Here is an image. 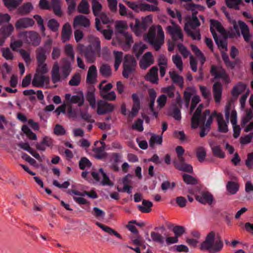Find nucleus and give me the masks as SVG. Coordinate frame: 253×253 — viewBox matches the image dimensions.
<instances>
[{
    "label": "nucleus",
    "mask_w": 253,
    "mask_h": 253,
    "mask_svg": "<svg viewBox=\"0 0 253 253\" xmlns=\"http://www.w3.org/2000/svg\"><path fill=\"white\" fill-rule=\"evenodd\" d=\"M203 105L200 104L196 109L191 118L192 127L196 128L201 127L200 135L201 137L205 136L209 131L211 125L212 123V116L211 115L209 110L202 112Z\"/></svg>",
    "instance_id": "obj_1"
},
{
    "label": "nucleus",
    "mask_w": 253,
    "mask_h": 253,
    "mask_svg": "<svg viewBox=\"0 0 253 253\" xmlns=\"http://www.w3.org/2000/svg\"><path fill=\"white\" fill-rule=\"evenodd\" d=\"M223 243L221 238L216 235L213 231L207 234L205 240L199 245L201 251H207L210 253H216L223 248Z\"/></svg>",
    "instance_id": "obj_2"
},
{
    "label": "nucleus",
    "mask_w": 253,
    "mask_h": 253,
    "mask_svg": "<svg viewBox=\"0 0 253 253\" xmlns=\"http://www.w3.org/2000/svg\"><path fill=\"white\" fill-rule=\"evenodd\" d=\"M146 38L156 50H159L164 42L165 34L162 27L158 25L150 27Z\"/></svg>",
    "instance_id": "obj_3"
},
{
    "label": "nucleus",
    "mask_w": 253,
    "mask_h": 253,
    "mask_svg": "<svg viewBox=\"0 0 253 253\" xmlns=\"http://www.w3.org/2000/svg\"><path fill=\"white\" fill-rule=\"evenodd\" d=\"M221 9L224 13L228 21L233 25L235 31L234 33L231 34L229 36L230 38H233L236 34L239 36L240 32L238 29V28L239 27L241 29V33L244 40L246 42H248L251 38V35L250 34L248 26L246 24V23L241 21H239L237 24L236 22L230 17L229 14L226 11L225 7L223 6Z\"/></svg>",
    "instance_id": "obj_4"
},
{
    "label": "nucleus",
    "mask_w": 253,
    "mask_h": 253,
    "mask_svg": "<svg viewBox=\"0 0 253 253\" xmlns=\"http://www.w3.org/2000/svg\"><path fill=\"white\" fill-rule=\"evenodd\" d=\"M185 8L187 10H190L193 12L191 16H187L186 18V23L188 27L190 28H195L200 25V23L196 16L198 11H203L204 7L199 4H195L192 3H187L185 5Z\"/></svg>",
    "instance_id": "obj_5"
},
{
    "label": "nucleus",
    "mask_w": 253,
    "mask_h": 253,
    "mask_svg": "<svg viewBox=\"0 0 253 253\" xmlns=\"http://www.w3.org/2000/svg\"><path fill=\"white\" fill-rule=\"evenodd\" d=\"M152 22V16L149 15L142 17L141 22L137 18L134 19V22L130 23V27L136 36H139L148 28Z\"/></svg>",
    "instance_id": "obj_6"
},
{
    "label": "nucleus",
    "mask_w": 253,
    "mask_h": 253,
    "mask_svg": "<svg viewBox=\"0 0 253 253\" xmlns=\"http://www.w3.org/2000/svg\"><path fill=\"white\" fill-rule=\"evenodd\" d=\"M19 37L23 39L24 42L33 46H38L41 43L39 34L34 31L22 32L19 34Z\"/></svg>",
    "instance_id": "obj_7"
},
{
    "label": "nucleus",
    "mask_w": 253,
    "mask_h": 253,
    "mask_svg": "<svg viewBox=\"0 0 253 253\" xmlns=\"http://www.w3.org/2000/svg\"><path fill=\"white\" fill-rule=\"evenodd\" d=\"M133 42L131 34L127 32L120 34L112 41L113 44H115L117 42L124 50L129 48Z\"/></svg>",
    "instance_id": "obj_8"
},
{
    "label": "nucleus",
    "mask_w": 253,
    "mask_h": 253,
    "mask_svg": "<svg viewBox=\"0 0 253 253\" xmlns=\"http://www.w3.org/2000/svg\"><path fill=\"white\" fill-rule=\"evenodd\" d=\"M50 79L48 76L39 73H36L34 75L32 82L33 86L35 87H50Z\"/></svg>",
    "instance_id": "obj_9"
},
{
    "label": "nucleus",
    "mask_w": 253,
    "mask_h": 253,
    "mask_svg": "<svg viewBox=\"0 0 253 253\" xmlns=\"http://www.w3.org/2000/svg\"><path fill=\"white\" fill-rule=\"evenodd\" d=\"M225 117L227 123L230 120L232 124L237 123V114L232 101H229L225 106Z\"/></svg>",
    "instance_id": "obj_10"
},
{
    "label": "nucleus",
    "mask_w": 253,
    "mask_h": 253,
    "mask_svg": "<svg viewBox=\"0 0 253 253\" xmlns=\"http://www.w3.org/2000/svg\"><path fill=\"white\" fill-rule=\"evenodd\" d=\"M136 64V61L132 56L126 55L125 57L124 71L123 72V75L125 78H127L128 77L129 74L133 70Z\"/></svg>",
    "instance_id": "obj_11"
},
{
    "label": "nucleus",
    "mask_w": 253,
    "mask_h": 253,
    "mask_svg": "<svg viewBox=\"0 0 253 253\" xmlns=\"http://www.w3.org/2000/svg\"><path fill=\"white\" fill-rule=\"evenodd\" d=\"M115 107V105L112 103L99 100L97 102L96 113L100 115L107 114L113 112Z\"/></svg>",
    "instance_id": "obj_12"
},
{
    "label": "nucleus",
    "mask_w": 253,
    "mask_h": 253,
    "mask_svg": "<svg viewBox=\"0 0 253 253\" xmlns=\"http://www.w3.org/2000/svg\"><path fill=\"white\" fill-rule=\"evenodd\" d=\"M167 32L170 35L173 41H183V35L182 30L178 25L169 26L166 28Z\"/></svg>",
    "instance_id": "obj_13"
},
{
    "label": "nucleus",
    "mask_w": 253,
    "mask_h": 253,
    "mask_svg": "<svg viewBox=\"0 0 253 253\" xmlns=\"http://www.w3.org/2000/svg\"><path fill=\"white\" fill-rule=\"evenodd\" d=\"M250 89L246 84L238 82L233 86L231 93L233 97L237 98L242 93H250Z\"/></svg>",
    "instance_id": "obj_14"
},
{
    "label": "nucleus",
    "mask_w": 253,
    "mask_h": 253,
    "mask_svg": "<svg viewBox=\"0 0 253 253\" xmlns=\"http://www.w3.org/2000/svg\"><path fill=\"white\" fill-rule=\"evenodd\" d=\"M35 24L34 20L29 17L19 19L15 23L16 29H26L32 27Z\"/></svg>",
    "instance_id": "obj_15"
},
{
    "label": "nucleus",
    "mask_w": 253,
    "mask_h": 253,
    "mask_svg": "<svg viewBox=\"0 0 253 253\" xmlns=\"http://www.w3.org/2000/svg\"><path fill=\"white\" fill-rule=\"evenodd\" d=\"M211 115L212 116V119L214 117H216L219 131L222 133L227 132L228 130L227 123L224 120L222 115L214 111Z\"/></svg>",
    "instance_id": "obj_16"
},
{
    "label": "nucleus",
    "mask_w": 253,
    "mask_h": 253,
    "mask_svg": "<svg viewBox=\"0 0 253 253\" xmlns=\"http://www.w3.org/2000/svg\"><path fill=\"white\" fill-rule=\"evenodd\" d=\"M211 73L215 78H222L226 83L230 82L228 75L226 73L224 70L221 67L212 66Z\"/></svg>",
    "instance_id": "obj_17"
},
{
    "label": "nucleus",
    "mask_w": 253,
    "mask_h": 253,
    "mask_svg": "<svg viewBox=\"0 0 253 253\" xmlns=\"http://www.w3.org/2000/svg\"><path fill=\"white\" fill-rule=\"evenodd\" d=\"M154 58L151 52H147L142 56L140 61L139 66L141 69L145 70L154 63Z\"/></svg>",
    "instance_id": "obj_18"
},
{
    "label": "nucleus",
    "mask_w": 253,
    "mask_h": 253,
    "mask_svg": "<svg viewBox=\"0 0 253 253\" xmlns=\"http://www.w3.org/2000/svg\"><path fill=\"white\" fill-rule=\"evenodd\" d=\"M14 27L11 24L2 27L0 29V46L3 44L5 39L13 32Z\"/></svg>",
    "instance_id": "obj_19"
},
{
    "label": "nucleus",
    "mask_w": 253,
    "mask_h": 253,
    "mask_svg": "<svg viewBox=\"0 0 253 253\" xmlns=\"http://www.w3.org/2000/svg\"><path fill=\"white\" fill-rule=\"evenodd\" d=\"M65 98L70 103L78 104L79 106H82L84 102V96L82 94L72 95L70 93L65 94Z\"/></svg>",
    "instance_id": "obj_20"
},
{
    "label": "nucleus",
    "mask_w": 253,
    "mask_h": 253,
    "mask_svg": "<svg viewBox=\"0 0 253 253\" xmlns=\"http://www.w3.org/2000/svg\"><path fill=\"white\" fill-rule=\"evenodd\" d=\"M90 21L86 17L80 15L75 17L73 26L74 28L80 26L88 27L90 26Z\"/></svg>",
    "instance_id": "obj_21"
},
{
    "label": "nucleus",
    "mask_w": 253,
    "mask_h": 253,
    "mask_svg": "<svg viewBox=\"0 0 253 253\" xmlns=\"http://www.w3.org/2000/svg\"><path fill=\"white\" fill-rule=\"evenodd\" d=\"M211 27L210 30L213 37L214 38L217 37L215 30H217L219 33H220L222 35H225V30L221 25V24L217 21L215 20H211Z\"/></svg>",
    "instance_id": "obj_22"
},
{
    "label": "nucleus",
    "mask_w": 253,
    "mask_h": 253,
    "mask_svg": "<svg viewBox=\"0 0 253 253\" xmlns=\"http://www.w3.org/2000/svg\"><path fill=\"white\" fill-rule=\"evenodd\" d=\"M197 201L202 204H211L213 201V197L208 192H202L200 195L195 197Z\"/></svg>",
    "instance_id": "obj_23"
},
{
    "label": "nucleus",
    "mask_w": 253,
    "mask_h": 253,
    "mask_svg": "<svg viewBox=\"0 0 253 253\" xmlns=\"http://www.w3.org/2000/svg\"><path fill=\"white\" fill-rule=\"evenodd\" d=\"M98 18H96L95 19V26L96 28L98 31H101L103 28L101 26V22L100 20L101 21V22L103 24H108L111 22V19L107 15V14L104 12H102L97 16Z\"/></svg>",
    "instance_id": "obj_24"
},
{
    "label": "nucleus",
    "mask_w": 253,
    "mask_h": 253,
    "mask_svg": "<svg viewBox=\"0 0 253 253\" xmlns=\"http://www.w3.org/2000/svg\"><path fill=\"white\" fill-rule=\"evenodd\" d=\"M145 78L147 81L153 84H157L158 80V68L156 67H152L145 75Z\"/></svg>",
    "instance_id": "obj_25"
},
{
    "label": "nucleus",
    "mask_w": 253,
    "mask_h": 253,
    "mask_svg": "<svg viewBox=\"0 0 253 253\" xmlns=\"http://www.w3.org/2000/svg\"><path fill=\"white\" fill-rule=\"evenodd\" d=\"M222 92V86L218 82H216L213 85V95L215 101L217 103H219L221 99V94Z\"/></svg>",
    "instance_id": "obj_26"
},
{
    "label": "nucleus",
    "mask_w": 253,
    "mask_h": 253,
    "mask_svg": "<svg viewBox=\"0 0 253 253\" xmlns=\"http://www.w3.org/2000/svg\"><path fill=\"white\" fill-rule=\"evenodd\" d=\"M101 146L93 148L94 157L99 159L106 158L107 153L105 152V144L104 142H101Z\"/></svg>",
    "instance_id": "obj_27"
},
{
    "label": "nucleus",
    "mask_w": 253,
    "mask_h": 253,
    "mask_svg": "<svg viewBox=\"0 0 253 253\" xmlns=\"http://www.w3.org/2000/svg\"><path fill=\"white\" fill-rule=\"evenodd\" d=\"M97 76V68L95 65H92L88 69L86 76V82L90 84L94 83L96 82Z\"/></svg>",
    "instance_id": "obj_28"
},
{
    "label": "nucleus",
    "mask_w": 253,
    "mask_h": 253,
    "mask_svg": "<svg viewBox=\"0 0 253 253\" xmlns=\"http://www.w3.org/2000/svg\"><path fill=\"white\" fill-rule=\"evenodd\" d=\"M72 31L71 25L69 23H65L62 27L61 39L63 42H65L70 40Z\"/></svg>",
    "instance_id": "obj_29"
},
{
    "label": "nucleus",
    "mask_w": 253,
    "mask_h": 253,
    "mask_svg": "<svg viewBox=\"0 0 253 253\" xmlns=\"http://www.w3.org/2000/svg\"><path fill=\"white\" fill-rule=\"evenodd\" d=\"M148 92L150 96L149 108L152 113H153V115L155 118H157L158 116V111H155L154 108L155 100L156 97V92L153 88L149 89Z\"/></svg>",
    "instance_id": "obj_30"
},
{
    "label": "nucleus",
    "mask_w": 253,
    "mask_h": 253,
    "mask_svg": "<svg viewBox=\"0 0 253 253\" xmlns=\"http://www.w3.org/2000/svg\"><path fill=\"white\" fill-rule=\"evenodd\" d=\"M51 81L53 84L60 81L61 76L59 74V68L57 62H55L52 67L51 72Z\"/></svg>",
    "instance_id": "obj_31"
},
{
    "label": "nucleus",
    "mask_w": 253,
    "mask_h": 253,
    "mask_svg": "<svg viewBox=\"0 0 253 253\" xmlns=\"http://www.w3.org/2000/svg\"><path fill=\"white\" fill-rule=\"evenodd\" d=\"M184 30L193 40H200L201 35L199 30L195 29V28H190L187 24L185 25Z\"/></svg>",
    "instance_id": "obj_32"
},
{
    "label": "nucleus",
    "mask_w": 253,
    "mask_h": 253,
    "mask_svg": "<svg viewBox=\"0 0 253 253\" xmlns=\"http://www.w3.org/2000/svg\"><path fill=\"white\" fill-rule=\"evenodd\" d=\"M169 75L173 83L177 84L181 88L183 87V79L176 71H169Z\"/></svg>",
    "instance_id": "obj_33"
},
{
    "label": "nucleus",
    "mask_w": 253,
    "mask_h": 253,
    "mask_svg": "<svg viewBox=\"0 0 253 253\" xmlns=\"http://www.w3.org/2000/svg\"><path fill=\"white\" fill-rule=\"evenodd\" d=\"M155 4L152 5L141 1L140 11H158L159 7L157 5V2H154Z\"/></svg>",
    "instance_id": "obj_34"
},
{
    "label": "nucleus",
    "mask_w": 253,
    "mask_h": 253,
    "mask_svg": "<svg viewBox=\"0 0 253 253\" xmlns=\"http://www.w3.org/2000/svg\"><path fill=\"white\" fill-rule=\"evenodd\" d=\"M152 203L149 201L143 200L142 205L137 206L138 210L144 213H148L151 211Z\"/></svg>",
    "instance_id": "obj_35"
},
{
    "label": "nucleus",
    "mask_w": 253,
    "mask_h": 253,
    "mask_svg": "<svg viewBox=\"0 0 253 253\" xmlns=\"http://www.w3.org/2000/svg\"><path fill=\"white\" fill-rule=\"evenodd\" d=\"M96 224L100 228H101L104 232L108 233L110 235H114L116 237L122 239V236L118 233L117 232H116L115 230H114L113 229L111 228V227L104 225L99 222H96Z\"/></svg>",
    "instance_id": "obj_36"
},
{
    "label": "nucleus",
    "mask_w": 253,
    "mask_h": 253,
    "mask_svg": "<svg viewBox=\"0 0 253 253\" xmlns=\"http://www.w3.org/2000/svg\"><path fill=\"white\" fill-rule=\"evenodd\" d=\"M37 62H45L46 56L45 49L42 46L38 47L36 50Z\"/></svg>",
    "instance_id": "obj_37"
},
{
    "label": "nucleus",
    "mask_w": 253,
    "mask_h": 253,
    "mask_svg": "<svg viewBox=\"0 0 253 253\" xmlns=\"http://www.w3.org/2000/svg\"><path fill=\"white\" fill-rule=\"evenodd\" d=\"M33 9L32 4L30 2L24 3L18 8V13L21 15H26L30 13Z\"/></svg>",
    "instance_id": "obj_38"
},
{
    "label": "nucleus",
    "mask_w": 253,
    "mask_h": 253,
    "mask_svg": "<svg viewBox=\"0 0 253 253\" xmlns=\"http://www.w3.org/2000/svg\"><path fill=\"white\" fill-rule=\"evenodd\" d=\"M210 144L214 156L220 158H223L224 157V154L221 150L219 146L216 145L214 142H211Z\"/></svg>",
    "instance_id": "obj_39"
},
{
    "label": "nucleus",
    "mask_w": 253,
    "mask_h": 253,
    "mask_svg": "<svg viewBox=\"0 0 253 253\" xmlns=\"http://www.w3.org/2000/svg\"><path fill=\"white\" fill-rule=\"evenodd\" d=\"M2 56L6 60L11 61L14 59V55L8 47H2L0 49Z\"/></svg>",
    "instance_id": "obj_40"
},
{
    "label": "nucleus",
    "mask_w": 253,
    "mask_h": 253,
    "mask_svg": "<svg viewBox=\"0 0 253 253\" xmlns=\"http://www.w3.org/2000/svg\"><path fill=\"white\" fill-rule=\"evenodd\" d=\"M172 61L179 71L181 72L183 69V63L181 57L178 54L173 55Z\"/></svg>",
    "instance_id": "obj_41"
},
{
    "label": "nucleus",
    "mask_w": 253,
    "mask_h": 253,
    "mask_svg": "<svg viewBox=\"0 0 253 253\" xmlns=\"http://www.w3.org/2000/svg\"><path fill=\"white\" fill-rule=\"evenodd\" d=\"M195 93L196 90L192 88H187L185 90L184 92V99L186 108L188 107L192 95H194Z\"/></svg>",
    "instance_id": "obj_42"
},
{
    "label": "nucleus",
    "mask_w": 253,
    "mask_h": 253,
    "mask_svg": "<svg viewBox=\"0 0 253 253\" xmlns=\"http://www.w3.org/2000/svg\"><path fill=\"white\" fill-rule=\"evenodd\" d=\"M115 28L118 31L119 34L125 32L123 30L128 28L127 23L126 21L118 20L115 22Z\"/></svg>",
    "instance_id": "obj_43"
},
{
    "label": "nucleus",
    "mask_w": 253,
    "mask_h": 253,
    "mask_svg": "<svg viewBox=\"0 0 253 253\" xmlns=\"http://www.w3.org/2000/svg\"><path fill=\"white\" fill-rule=\"evenodd\" d=\"M99 72L104 77H109L111 76L112 71L110 66L106 64H103L99 68Z\"/></svg>",
    "instance_id": "obj_44"
},
{
    "label": "nucleus",
    "mask_w": 253,
    "mask_h": 253,
    "mask_svg": "<svg viewBox=\"0 0 253 253\" xmlns=\"http://www.w3.org/2000/svg\"><path fill=\"white\" fill-rule=\"evenodd\" d=\"M86 99L89 102L91 107L92 109H95L96 107V99L93 89H91L87 92L86 94Z\"/></svg>",
    "instance_id": "obj_45"
},
{
    "label": "nucleus",
    "mask_w": 253,
    "mask_h": 253,
    "mask_svg": "<svg viewBox=\"0 0 253 253\" xmlns=\"http://www.w3.org/2000/svg\"><path fill=\"white\" fill-rule=\"evenodd\" d=\"M61 6V1L60 0H51V6L56 15L61 16L62 14Z\"/></svg>",
    "instance_id": "obj_46"
},
{
    "label": "nucleus",
    "mask_w": 253,
    "mask_h": 253,
    "mask_svg": "<svg viewBox=\"0 0 253 253\" xmlns=\"http://www.w3.org/2000/svg\"><path fill=\"white\" fill-rule=\"evenodd\" d=\"M89 4L86 0H82L80 3L78 10L79 12L84 14H88L89 12Z\"/></svg>",
    "instance_id": "obj_47"
},
{
    "label": "nucleus",
    "mask_w": 253,
    "mask_h": 253,
    "mask_svg": "<svg viewBox=\"0 0 253 253\" xmlns=\"http://www.w3.org/2000/svg\"><path fill=\"white\" fill-rule=\"evenodd\" d=\"M92 8L94 15L95 16L99 15L102 13V6L101 4L97 0H92Z\"/></svg>",
    "instance_id": "obj_48"
},
{
    "label": "nucleus",
    "mask_w": 253,
    "mask_h": 253,
    "mask_svg": "<svg viewBox=\"0 0 253 253\" xmlns=\"http://www.w3.org/2000/svg\"><path fill=\"white\" fill-rule=\"evenodd\" d=\"M147 47V46L142 42L135 44L133 46V50L136 56L138 57Z\"/></svg>",
    "instance_id": "obj_49"
},
{
    "label": "nucleus",
    "mask_w": 253,
    "mask_h": 253,
    "mask_svg": "<svg viewBox=\"0 0 253 253\" xmlns=\"http://www.w3.org/2000/svg\"><path fill=\"white\" fill-rule=\"evenodd\" d=\"M114 55L115 57L114 67L116 70H118L123 59V52L121 51H114Z\"/></svg>",
    "instance_id": "obj_50"
},
{
    "label": "nucleus",
    "mask_w": 253,
    "mask_h": 253,
    "mask_svg": "<svg viewBox=\"0 0 253 253\" xmlns=\"http://www.w3.org/2000/svg\"><path fill=\"white\" fill-rule=\"evenodd\" d=\"M218 48L221 50V52H225L227 50V43L226 40H223L218 39L217 37L213 38Z\"/></svg>",
    "instance_id": "obj_51"
},
{
    "label": "nucleus",
    "mask_w": 253,
    "mask_h": 253,
    "mask_svg": "<svg viewBox=\"0 0 253 253\" xmlns=\"http://www.w3.org/2000/svg\"><path fill=\"white\" fill-rule=\"evenodd\" d=\"M191 49L197 57L198 58L202 65L205 63L206 61L205 57L204 56L203 53L200 50V49L195 45H192Z\"/></svg>",
    "instance_id": "obj_52"
},
{
    "label": "nucleus",
    "mask_w": 253,
    "mask_h": 253,
    "mask_svg": "<svg viewBox=\"0 0 253 253\" xmlns=\"http://www.w3.org/2000/svg\"><path fill=\"white\" fill-rule=\"evenodd\" d=\"M162 142V134L157 135L153 134L150 139V146L153 148L155 145H161Z\"/></svg>",
    "instance_id": "obj_53"
},
{
    "label": "nucleus",
    "mask_w": 253,
    "mask_h": 253,
    "mask_svg": "<svg viewBox=\"0 0 253 253\" xmlns=\"http://www.w3.org/2000/svg\"><path fill=\"white\" fill-rule=\"evenodd\" d=\"M168 13L173 18H177L180 23L182 22V15L181 12L176 9H171L169 8H167Z\"/></svg>",
    "instance_id": "obj_54"
},
{
    "label": "nucleus",
    "mask_w": 253,
    "mask_h": 253,
    "mask_svg": "<svg viewBox=\"0 0 253 253\" xmlns=\"http://www.w3.org/2000/svg\"><path fill=\"white\" fill-rule=\"evenodd\" d=\"M125 2L130 8L135 12L138 13L140 12L141 1L135 2L125 0Z\"/></svg>",
    "instance_id": "obj_55"
},
{
    "label": "nucleus",
    "mask_w": 253,
    "mask_h": 253,
    "mask_svg": "<svg viewBox=\"0 0 253 253\" xmlns=\"http://www.w3.org/2000/svg\"><path fill=\"white\" fill-rule=\"evenodd\" d=\"M174 164L176 168L180 170L188 172H191L193 171L192 166L189 164L182 163L177 164L176 162H174Z\"/></svg>",
    "instance_id": "obj_56"
},
{
    "label": "nucleus",
    "mask_w": 253,
    "mask_h": 253,
    "mask_svg": "<svg viewBox=\"0 0 253 253\" xmlns=\"http://www.w3.org/2000/svg\"><path fill=\"white\" fill-rule=\"evenodd\" d=\"M22 130L27 135V136L31 140H36L37 135L34 133L26 125H24L22 127Z\"/></svg>",
    "instance_id": "obj_57"
},
{
    "label": "nucleus",
    "mask_w": 253,
    "mask_h": 253,
    "mask_svg": "<svg viewBox=\"0 0 253 253\" xmlns=\"http://www.w3.org/2000/svg\"><path fill=\"white\" fill-rule=\"evenodd\" d=\"M19 52L25 62L27 64H29L32 61L30 53L24 49H20Z\"/></svg>",
    "instance_id": "obj_58"
},
{
    "label": "nucleus",
    "mask_w": 253,
    "mask_h": 253,
    "mask_svg": "<svg viewBox=\"0 0 253 253\" xmlns=\"http://www.w3.org/2000/svg\"><path fill=\"white\" fill-rule=\"evenodd\" d=\"M5 6L7 7L9 10H12L15 9L19 3L15 0H2Z\"/></svg>",
    "instance_id": "obj_59"
},
{
    "label": "nucleus",
    "mask_w": 253,
    "mask_h": 253,
    "mask_svg": "<svg viewBox=\"0 0 253 253\" xmlns=\"http://www.w3.org/2000/svg\"><path fill=\"white\" fill-rule=\"evenodd\" d=\"M227 6L230 8L239 9L242 0H225Z\"/></svg>",
    "instance_id": "obj_60"
},
{
    "label": "nucleus",
    "mask_w": 253,
    "mask_h": 253,
    "mask_svg": "<svg viewBox=\"0 0 253 253\" xmlns=\"http://www.w3.org/2000/svg\"><path fill=\"white\" fill-rule=\"evenodd\" d=\"M48 72V68L45 62L38 63V66L36 69V73L45 74Z\"/></svg>",
    "instance_id": "obj_61"
},
{
    "label": "nucleus",
    "mask_w": 253,
    "mask_h": 253,
    "mask_svg": "<svg viewBox=\"0 0 253 253\" xmlns=\"http://www.w3.org/2000/svg\"><path fill=\"white\" fill-rule=\"evenodd\" d=\"M12 69V66L8 65L7 63H4L2 65L1 67V72L3 79L6 78V75L10 73Z\"/></svg>",
    "instance_id": "obj_62"
},
{
    "label": "nucleus",
    "mask_w": 253,
    "mask_h": 253,
    "mask_svg": "<svg viewBox=\"0 0 253 253\" xmlns=\"http://www.w3.org/2000/svg\"><path fill=\"white\" fill-rule=\"evenodd\" d=\"M183 180L187 184L194 185L197 183V179L193 176L187 174L182 175Z\"/></svg>",
    "instance_id": "obj_63"
},
{
    "label": "nucleus",
    "mask_w": 253,
    "mask_h": 253,
    "mask_svg": "<svg viewBox=\"0 0 253 253\" xmlns=\"http://www.w3.org/2000/svg\"><path fill=\"white\" fill-rule=\"evenodd\" d=\"M253 118V111L249 109L246 110L245 115L242 118V124L246 125Z\"/></svg>",
    "instance_id": "obj_64"
}]
</instances>
